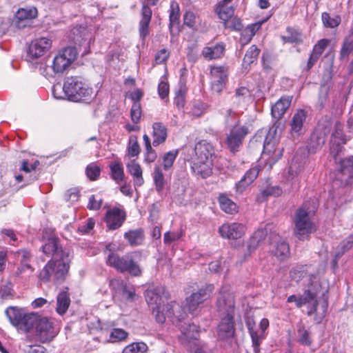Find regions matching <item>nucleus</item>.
I'll use <instances>...</instances> for the list:
<instances>
[{
	"label": "nucleus",
	"instance_id": "f257e3e1",
	"mask_svg": "<svg viewBox=\"0 0 353 353\" xmlns=\"http://www.w3.org/2000/svg\"><path fill=\"white\" fill-rule=\"evenodd\" d=\"M50 259L41 270L39 278L43 283L53 279L54 283H61L66 278L70 268V252L63 249L59 239L50 237L45 242L40 249Z\"/></svg>",
	"mask_w": 353,
	"mask_h": 353
},
{
	"label": "nucleus",
	"instance_id": "f03ea898",
	"mask_svg": "<svg viewBox=\"0 0 353 353\" xmlns=\"http://www.w3.org/2000/svg\"><path fill=\"white\" fill-rule=\"evenodd\" d=\"M218 312L222 316L217 327V335L220 340H228L234 335V299L232 294L221 290L217 299Z\"/></svg>",
	"mask_w": 353,
	"mask_h": 353
},
{
	"label": "nucleus",
	"instance_id": "7ed1b4c3",
	"mask_svg": "<svg viewBox=\"0 0 353 353\" xmlns=\"http://www.w3.org/2000/svg\"><path fill=\"white\" fill-rule=\"evenodd\" d=\"M166 308L168 318L181 330V335L179 337L181 342L184 345H188L193 341V343L197 345L199 327L194 323H190L188 321L185 320V308L176 301L168 303Z\"/></svg>",
	"mask_w": 353,
	"mask_h": 353
},
{
	"label": "nucleus",
	"instance_id": "20e7f679",
	"mask_svg": "<svg viewBox=\"0 0 353 353\" xmlns=\"http://www.w3.org/2000/svg\"><path fill=\"white\" fill-rule=\"evenodd\" d=\"M63 91L67 99L73 102L88 103L95 97L93 89L82 77L77 76L65 79Z\"/></svg>",
	"mask_w": 353,
	"mask_h": 353
},
{
	"label": "nucleus",
	"instance_id": "39448f33",
	"mask_svg": "<svg viewBox=\"0 0 353 353\" xmlns=\"http://www.w3.org/2000/svg\"><path fill=\"white\" fill-rule=\"evenodd\" d=\"M137 255L138 253L136 252L128 253L122 256L116 253L110 252L106 263L121 273L127 272L133 276H139L142 274V270L138 263L135 261Z\"/></svg>",
	"mask_w": 353,
	"mask_h": 353
},
{
	"label": "nucleus",
	"instance_id": "423d86ee",
	"mask_svg": "<svg viewBox=\"0 0 353 353\" xmlns=\"http://www.w3.org/2000/svg\"><path fill=\"white\" fill-rule=\"evenodd\" d=\"M307 159V154H302L299 151H297L287 171L283 172V183L290 186L292 190L299 188Z\"/></svg>",
	"mask_w": 353,
	"mask_h": 353
},
{
	"label": "nucleus",
	"instance_id": "0eeeda50",
	"mask_svg": "<svg viewBox=\"0 0 353 353\" xmlns=\"http://www.w3.org/2000/svg\"><path fill=\"white\" fill-rule=\"evenodd\" d=\"M163 290L161 288H155L148 290L145 292V300L155 316L156 321L159 323H163L165 321L167 316L166 305L161 311V296L160 292Z\"/></svg>",
	"mask_w": 353,
	"mask_h": 353
},
{
	"label": "nucleus",
	"instance_id": "6e6552de",
	"mask_svg": "<svg viewBox=\"0 0 353 353\" xmlns=\"http://www.w3.org/2000/svg\"><path fill=\"white\" fill-rule=\"evenodd\" d=\"M294 233L300 240H304L309 236V205L304 203L299 207L294 218Z\"/></svg>",
	"mask_w": 353,
	"mask_h": 353
},
{
	"label": "nucleus",
	"instance_id": "1a4fd4ad",
	"mask_svg": "<svg viewBox=\"0 0 353 353\" xmlns=\"http://www.w3.org/2000/svg\"><path fill=\"white\" fill-rule=\"evenodd\" d=\"M75 47L68 46L61 50L53 59L52 68L54 73H63L77 59Z\"/></svg>",
	"mask_w": 353,
	"mask_h": 353
},
{
	"label": "nucleus",
	"instance_id": "9d476101",
	"mask_svg": "<svg viewBox=\"0 0 353 353\" xmlns=\"http://www.w3.org/2000/svg\"><path fill=\"white\" fill-rule=\"evenodd\" d=\"M249 133V129L245 125H241L239 123L235 124L227 134L225 143L230 150L234 153L239 150L242 145L243 140Z\"/></svg>",
	"mask_w": 353,
	"mask_h": 353
},
{
	"label": "nucleus",
	"instance_id": "9b49d317",
	"mask_svg": "<svg viewBox=\"0 0 353 353\" xmlns=\"http://www.w3.org/2000/svg\"><path fill=\"white\" fill-rule=\"evenodd\" d=\"M51 38L41 37L32 40L29 45L27 59L33 61L43 56L52 47Z\"/></svg>",
	"mask_w": 353,
	"mask_h": 353
},
{
	"label": "nucleus",
	"instance_id": "f8f14e48",
	"mask_svg": "<svg viewBox=\"0 0 353 353\" xmlns=\"http://www.w3.org/2000/svg\"><path fill=\"white\" fill-rule=\"evenodd\" d=\"M210 77L211 90L213 93L220 94L228 81V72L227 68L223 65L212 67Z\"/></svg>",
	"mask_w": 353,
	"mask_h": 353
},
{
	"label": "nucleus",
	"instance_id": "ddd939ff",
	"mask_svg": "<svg viewBox=\"0 0 353 353\" xmlns=\"http://www.w3.org/2000/svg\"><path fill=\"white\" fill-rule=\"evenodd\" d=\"M72 39L74 43L83 48V54H87L90 52L91 43L94 41L93 34L87 28L77 26L71 30Z\"/></svg>",
	"mask_w": 353,
	"mask_h": 353
},
{
	"label": "nucleus",
	"instance_id": "4468645a",
	"mask_svg": "<svg viewBox=\"0 0 353 353\" xmlns=\"http://www.w3.org/2000/svg\"><path fill=\"white\" fill-rule=\"evenodd\" d=\"M346 141V136L343 133L342 125L336 122L334 126V131L332 134L330 146V154L335 162L337 161L338 157L342 154L343 145L345 143Z\"/></svg>",
	"mask_w": 353,
	"mask_h": 353
},
{
	"label": "nucleus",
	"instance_id": "2eb2a0df",
	"mask_svg": "<svg viewBox=\"0 0 353 353\" xmlns=\"http://www.w3.org/2000/svg\"><path fill=\"white\" fill-rule=\"evenodd\" d=\"M273 228L272 224H267L264 228H259L254 232L253 235L250 239L247 245V253L245 255H250L251 253L256 249L265 237L269 235L270 243H272L274 239V233H276L275 231H272Z\"/></svg>",
	"mask_w": 353,
	"mask_h": 353
},
{
	"label": "nucleus",
	"instance_id": "dca6fc26",
	"mask_svg": "<svg viewBox=\"0 0 353 353\" xmlns=\"http://www.w3.org/2000/svg\"><path fill=\"white\" fill-rule=\"evenodd\" d=\"M213 290L214 286L212 285H206L188 297L186 299V308L189 312L193 314L199 305L210 297Z\"/></svg>",
	"mask_w": 353,
	"mask_h": 353
},
{
	"label": "nucleus",
	"instance_id": "f3484780",
	"mask_svg": "<svg viewBox=\"0 0 353 353\" xmlns=\"http://www.w3.org/2000/svg\"><path fill=\"white\" fill-rule=\"evenodd\" d=\"M34 327L41 341L43 343L50 341L56 335L53 323L47 317H43L38 314Z\"/></svg>",
	"mask_w": 353,
	"mask_h": 353
},
{
	"label": "nucleus",
	"instance_id": "a211bd4d",
	"mask_svg": "<svg viewBox=\"0 0 353 353\" xmlns=\"http://www.w3.org/2000/svg\"><path fill=\"white\" fill-rule=\"evenodd\" d=\"M38 15L37 9L34 6H26L19 8L15 14L14 25L19 29L30 26L32 19Z\"/></svg>",
	"mask_w": 353,
	"mask_h": 353
},
{
	"label": "nucleus",
	"instance_id": "6ab92c4d",
	"mask_svg": "<svg viewBox=\"0 0 353 353\" xmlns=\"http://www.w3.org/2000/svg\"><path fill=\"white\" fill-rule=\"evenodd\" d=\"M125 219L126 214L124 210L114 207L107 210L105 222L108 230H115L123 225Z\"/></svg>",
	"mask_w": 353,
	"mask_h": 353
},
{
	"label": "nucleus",
	"instance_id": "aec40b11",
	"mask_svg": "<svg viewBox=\"0 0 353 353\" xmlns=\"http://www.w3.org/2000/svg\"><path fill=\"white\" fill-rule=\"evenodd\" d=\"M245 231V226L239 223H227L219 228V233L223 239H238L243 236Z\"/></svg>",
	"mask_w": 353,
	"mask_h": 353
},
{
	"label": "nucleus",
	"instance_id": "412c9836",
	"mask_svg": "<svg viewBox=\"0 0 353 353\" xmlns=\"http://www.w3.org/2000/svg\"><path fill=\"white\" fill-rule=\"evenodd\" d=\"M342 154L338 157L337 161L341 165L340 170L338 173V178L345 185L353 183V157L348 159H342Z\"/></svg>",
	"mask_w": 353,
	"mask_h": 353
},
{
	"label": "nucleus",
	"instance_id": "4be33fe9",
	"mask_svg": "<svg viewBox=\"0 0 353 353\" xmlns=\"http://www.w3.org/2000/svg\"><path fill=\"white\" fill-rule=\"evenodd\" d=\"M196 161H212L214 149L212 144L206 141L198 142L194 147Z\"/></svg>",
	"mask_w": 353,
	"mask_h": 353
},
{
	"label": "nucleus",
	"instance_id": "5701e85b",
	"mask_svg": "<svg viewBox=\"0 0 353 353\" xmlns=\"http://www.w3.org/2000/svg\"><path fill=\"white\" fill-rule=\"evenodd\" d=\"M312 304V307L310 308V315L314 314V320L319 323L325 317L327 308V301L324 292H322L321 296H318Z\"/></svg>",
	"mask_w": 353,
	"mask_h": 353
},
{
	"label": "nucleus",
	"instance_id": "b1692460",
	"mask_svg": "<svg viewBox=\"0 0 353 353\" xmlns=\"http://www.w3.org/2000/svg\"><path fill=\"white\" fill-rule=\"evenodd\" d=\"M273 238L274 239L271 244H276L274 245V249L272 250V252L280 260L285 259L290 254L289 245L284 241L281 240L277 233H274Z\"/></svg>",
	"mask_w": 353,
	"mask_h": 353
},
{
	"label": "nucleus",
	"instance_id": "393cba45",
	"mask_svg": "<svg viewBox=\"0 0 353 353\" xmlns=\"http://www.w3.org/2000/svg\"><path fill=\"white\" fill-rule=\"evenodd\" d=\"M152 10L145 3L143 4L141 9V19L139 22V34L143 39L149 34V24L152 18Z\"/></svg>",
	"mask_w": 353,
	"mask_h": 353
},
{
	"label": "nucleus",
	"instance_id": "a878e982",
	"mask_svg": "<svg viewBox=\"0 0 353 353\" xmlns=\"http://www.w3.org/2000/svg\"><path fill=\"white\" fill-rule=\"evenodd\" d=\"M307 117V112L303 110H299L293 116L290 126L292 136H299L303 132V123Z\"/></svg>",
	"mask_w": 353,
	"mask_h": 353
},
{
	"label": "nucleus",
	"instance_id": "bb28decb",
	"mask_svg": "<svg viewBox=\"0 0 353 353\" xmlns=\"http://www.w3.org/2000/svg\"><path fill=\"white\" fill-rule=\"evenodd\" d=\"M126 168L133 178L134 188L141 187L144 183L141 165L133 159L126 163Z\"/></svg>",
	"mask_w": 353,
	"mask_h": 353
},
{
	"label": "nucleus",
	"instance_id": "cd10ccee",
	"mask_svg": "<svg viewBox=\"0 0 353 353\" xmlns=\"http://www.w3.org/2000/svg\"><path fill=\"white\" fill-rule=\"evenodd\" d=\"M292 97L290 96L282 97L276 103L272 106L271 113L272 117L277 120L280 119L286 110L290 106Z\"/></svg>",
	"mask_w": 353,
	"mask_h": 353
},
{
	"label": "nucleus",
	"instance_id": "c85d7f7f",
	"mask_svg": "<svg viewBox=\"0 0 353 353\" xmlns=\"http://www.w3.org/2000/svg\"><path fill=\"white\" fill-rule=\"evenodd\" d=\"M168 137L166 126L161 122H155L152 125V145L154 147L163 143Z\"/></svg>",
	"mask_w": 353,
	"mask_h": 353
},
{
	"label": "nucleus",
	"instance_id": "c756f323",
	"mask_svg": "<svg viewBox=\"0 0 353 353\" xmlns=\"http://www.w3.org/2000/svg\"><path fill=\"white\" fill-rule=\"evenodd\" d=\"M212 161L194 160L192 169L193 172L203 179L210 176L212 173Z\"/></svg>",
	"mask_w": 353,
	"mask_h": 353
},
{
	"label": "nucleus",
	"instance_id": "7c9ffc66",
	"mask_svg": "<svg viewBox=\"0 0 353 353\" xmlns=\"http://www.w3.org/2000/svg\"><path fill=\"white\" fill-rule=\"evenodd\" d=\"M152 178L156 191L159 195H163L165 193V190L167 189L168 182L159 166L154 167Z\"/></svg>",
	"mask_w": 353,
	"mask_h": 353
},
{
	"label": "nucleus",
	"instance_id": "2f4dec72",
	"mask_svg": "<svg viewBox=\"0 0 353 353\" xmlns=\"http://www.w3.org/2000/svg\"><path fill=\"white\" fill-rule=\"evenodd\" d=\"M26 311V310L24 307L9 306L6 308L5 314L11 325L17 328L21 320V318L24 317Z\"/></svg>",
	"mask_w": 353,
	"mask_h": 353
},
{
	"label": "nucleus",
	"instance_id": "473e14b6",
	"mask_svg": "<svg viewBox=\"0 0 353 353\" xmlns=\"http://www.w3.org/2000/svg\"><path fill=\"white\" fill-rule=\"evenodd\" d=\"M224 51L225 45L223 43H219L203 48L201 54L205 59L212 60L221 57Z\"/></svg>",
	"mask_w": 353,
	"mask_h": 353
},
{
	"label": "nucleus",
	"instance_id": "72a5a7b5",
	"mask_svg": "<svg viewBox=\"0 0 353 353\" xmlns=\"http://www.w3.org/2000/svg\"><path fill=\"white\" fill-rule=\"evenodd\" d=\"M37 315L38 313L37 312H28L26 311L24 317L21 318L17 329L24 332H30L34 327L35 322H37Z\"/></svg>",
	"mask_w": 353,
	"mask_h": 353
},
{
	"label": "nucleus",
	"instance_id": "f704fd0d",
	"mask_svg": "<svg viewBox=\"0 0 353 353\" xmlns=\"http://www.w3.org/2000/svg\"><path fill=\"white\" fill-rule=\"evenodd\" d=\"M70 304V299L68 292V288L61 291L57 296V312L60 314H64Z\"/></svg>",
	"mask_w": 353,
	"mask_h": 353
},
{
	"label": "nucleus",
	"instance_id": "c9c22d12",
	"mask_svg": "<svg viewBox=\"0 0 353 353\" xmlns=\"http://www.w3.org/2000/svg\"><path fill=\"white\" fill-rule=\"evenodd\" d=\"M124 238L132 247H136L143 243L145 236L142 229H136L126 232Z\"/></svg>",
	"mask_w": 353,
	"mask_h": 353
},
{
	"label": "nucleus",
	"instance_id": "e433bc0d",
	"mask_svg": "<svg viewBox=\"0 0 353 353\" xmlns=\"http://www.w3.org/2000/svg\"><path fill=\"white\" fill-rule=\"evenodd\" d=\"M110 176L117 184H121L125 179L123 166L120 161H113L110 164Z\"/></svg>",
	"mask_w": 353,
	"mask_h": 353
},
{
	"label": "nucleus",
	"instance_id": "4c0bfd02",
	"mask_svg": "<svg viewBox=\"0 0 353 353\" xmlns=\"http://www.w3.org/2000/svg\"><path fill=\"white\" fill-rule=\"evenodd\" d=\"M228 2L219 1L216 6V11L219 17L226 23L234 17V10L232 6L226 7Z\"/></svg>",
	"mask_w": 353,
	"mask_h": 353
},
{
	"label": "nucleus",
	"instance_id": "58836bf2",
	"mask_svg": "<svg viewBox=\"0 0 353 353\" xmlns=\"http://www.w3.org/2000/svg\"><path fill=\"white\" fill-rule=\"evenodd\" d=\"M219 203L221 209L225 213L233 214L237 211L236 204L225 194L219 195Z\"/></svg>",
	"mask_w": 353,
	"mask_h": 353
},
{
	"label": "nucleus",
	"instance_id": "ea45409f",
	"mask_svg": "<svg viewBox=\"0 0 353 353\" xmlns=\"http://www.w3.org/2000/svg\"><path fill=\"white\" fill-rule=\"evenodd\" d=\"M282 194V189L279 186H268L262 190L257 196V201H264L269 196H279Z\"/></svg>",
	"mask_w": 353,
	"mask_h": 353
},
{
	"label": "nucleus",
	"instance_id": "a19ab883",
	"mask_svg": "<svg viewBox=\"0 0 353 353\" xmlns=\"http://www.w3.org/2000/svg\"><path fill=\"white\" fill-rule=\"evenodd\" d=\"M249 332L252 339L254 352L259 353L260 352V345L265 338V334L255 330L253 327H249Z\"/></svg>",
	"mask_w": 353,
	"mask_h": 353
},
{
	"label": "nucleus",
	"instance_id": "79ce46f5",
	"mask_svg": "<svg viewBox=\"0 0 353 353\" xmlns=\"http://www.w3.org/2000/svg\"><path fill=\"white\" fill-rule=\"evenodd\" d=\"M148 350V345L142 341L134 342L125 346L122 353H146Z\"/></svg>",
	"mask_w": 353,
	"mask_h": 353
},
{
	"label": "nucleus",
	"instance_id": "37998d69",
	"mask_svg": "<svg viewBox=\"0 0 353 353\" xmlns=\"http://www.w3.org/2000/svg\"><path fill=\"white\" fill-rule=\"evenodd\" d=\"M325 137V130H321L319 129L315 130L310 137V148L314 150L318 149L320 146L324 144Z\"/></svg>",
	"mask_w": 353,
	"mask_h": 353
},
{
	"label": "nucleus",
	"instance_id": "c03bdc74",
	"mask_svg": "<svg viewBox=\"0 0 353 353\" xmlns=\"http://www.w3.org/2000/svg\"><path fill=\"white\" fill-rule=\"evenodd\" d=\"M260 50L255 46H252L246 52L243 60V66L247 68L248 65L254 63L259 56Z\"/></svg>",
	"mask_w": 353,
	"mask_h": 353
},
{
	"label": "nucleus",
	"instance_id": "a18cd8bd",
	"mask_svg": "<svg viewBox=\"0 0 353 353\" xmlns=\"http://www.w3.org/2000/svg\"><path fill=\"white\" fill-rule=\"evenodd\" d=\"M329 41L327 39L320 40L314 47L312 53L310 54V65L312 61H315L321 55L325 48L327 46Z\"/></svg>",
	"mask_w": 353,
	"mask_h": 353
},
{
	"label": "nucleus",
	"instance_id": "49530a36",
	"mask_svg": "<svg viewBox=\"0 0 353 353\" xmlns=\"http://www.w3.org/2000/svg\"><path fill=\"white\" fill-rule=\"evenodd\" d=\"M170 29L172 31V27L178 26L179 22V6L176 1H172L170 8Z\"/></svg>",
	"mask_w": 353,
	"mask_h": 353
},
{
	"label": "nucleus",
	"instance_id": "de8ad7c7",
	"mask_svg": "<svg viewBox=\"0 0 353 353\" xmlns=\"http://www.w3.org/2000/svg\"><path fill=\"white\" fill-rule=\"evenodd\" d=\"M321 18L324 26L330 28L337 27L341 21V17L339 15L335 14L333 17H331L327 12H323Z\"/></svg>",
	"mask_w": 353,
	"mask_h": 353
},
{
	"label": "nucleus",
	"instance_id": "09e8293b",
	"mask_svg": "<svg viewBox=\"0 0 353 353\" xmlns=\"http://www.w3.org/2000/svg\"><path fill=\"white\" fill-rule=\"evenodd\" d=\"M179 154L178 150H173L166 152L163 157V167L164 170H170L177 157Z\"/></svg>",
	"mask_w": 353,
	"mask_h": 353
},
{
	"label": "nucleus",
	"instance_id": "8fccbe9b",
	"mask_svg": "<svg viewBox=\"0 0 353 353\" xmlns=\"http://www.w3.org/2000/svg\"><path fill=\"white\" fill-rule=\"evenodd\" d=\"M287 301L288 303L294 302L298 307H301L309 303V290H305L302 295H291Z\"/></svg>",
	"mask_w": 353,
	"mask_h": 353
},
{
	"label": "nucleus",
	"instance_id": "3c124183",
	"mask_svg": "<svg viewBox=\"0 0 353 353\" xmlns=\"http://www.w3.org/2000/svg\"><path fill=\"white\" fill-rule=\"evenodd\" d=\"M140 152V147L136 136L132 135L129 139L128 155L130 157H137Z\"/></svg>",
	"mask_w": 353,
	"mask_h": 353
},
{
	"label": "nucleus",
	"instance_id": "603ef678",
	"mask_svg": "<svg viewBox=\"0 0 353 353\" xmlns=\"http://www.w3.org/2000/svg\"><path fill=\"white\" fill-rule=\"evenodd\" d=\"M128 333L121 328H113L110 333V341L112 343L125 341Z\"/></svg>",
	"mask_w": 353,
	"mask_h": 353
},
{
	"label": "nucleus",
	"instance_id": "864d4df0",
	"mask_svg": "<svg viewBox=\"0 0 353 353\" xmlns=\"http://www.w3.org/2000/svg\"><path fill=\"white\" fill-rule=\"evenodd\" d=\"M287 35L281 36L285 43H299L301 41L300 34L292 28H287Z\"/></svg>",
	"mask_w": 353,
	"mask_h": 353
},
{
	"label": "nucleus",
	"instance_id": "5fc2aeb1",
	"mask_svg": "<svg viewBox=\"0 0 353 353\" xmlns=\"http://www.w3.org/2000/svg\"><path fill=\"white\" fill-rule=\"evenodd\" d=\"M183 235L182 230L176 232H167L164 234L163 242L165 245H170L172 242L179 240Z\"/></svg>",
	"mask_w": 353,
	"mask_h": 353
},
{
	"label": "nucleus",
	"instance_id": "6e6d98bb",
	"mask_svg": "<svg viewBox=\"0 0 353 353\" xmlns=\"http://www.w3.org/2000/svg\"><path fill=\"white\" fill-rule=\"evenodd\" d=\"M141 117V107L140 103H133L130 110L131 120L134 124L139 123Z\"/></svg>",
	"mask_w": 353,
	"mask_h": 353
},
{
	"label": "nucleus",
	"instance_id": "4d7b16f0",
	"mask_svg": "<svg viewBox=\"0 0 353 353\" xmlns=\"http://www.w3.org/2000/svg\"><path fill=\"white\" fill-rule=\"evenodd\" d=\"M260 170L261 166L256 165L245 172L243 178L248 181V183H252L259 176Z\"/></svg>",
	"mask_w": 353,
	"mask_h": 353
},
{
	"label": "nucleus",
	"instance_id": "13d9d810",
	"mask_svg": "<svg viewBox=\"0 0 353 353\" xmlns=\"http://www.w3.org/2000/svg\"><path fill=\"white\" fill-rule=\"evenodd\" d=\"M14 290L12 284L10 281H5L1 286L0 295L3 299L11 298L13 296Z\"/></svg>",
	"mask_w": 353,
	"mask_h": 353
},
{
	"label": "nucleus",
	"instance_id": "bf43d9fd",
	"mask_svg": "<svg viewBox=\"0 0 353 353\" xmlns=\"http://www.w3.org/2000/svg\"><path fill=\"white\" fill-rule=\"evenodd\" d=\"M34 268L30 265V263H20V265L13 272L12 275L14 277H23V274L26 272H29L30 274L32 273Z\"/></svg>",
	"mask_w": 353,
	"mask_h": 353
},
{
	"label": "nucleus",
	"instance_id": "052dcab7",
	"mask_svg": "<svg viewBox=\"0 0 353 353\" xmlns=\"http://www.w3.org/2000/svg\"><path fill=\"white\" fill-rule=\"evenodd\" d=\"M270 134L269 133L266 137L264 144L263 153L271 154L276 152V141L270 139Z\"/></svg>",
	"mask_w": 353,
	"mask_h": 353
},
{
	"label": "nucleus",
	"instance_id": "680f3d73",
	"mask_svg": "<svg viewBox=\"0 0 353 353\" xmlns=\"http://www.w3.org/2000/svg\"><path fill=\"white\" fill-rule=\"evenodd\" d=\"M87 176L92 181L97 179L101 173L99 167L94 164H90L85 170Z\"/></svg>",
	"mask_w": 353,
	"mask_h": 353
},
{
	"label": "nucleus",
	"instance_id": "e2e57ef3",
	"mask_svg": "<svg viewBox=\"0 0 353 353\" xmlns=\"http://www.w3.org/2000/svg\"><path fill=\"white\" fill-rule=\"evenodd\" d=\"M297 332H298V336L299 339V341L305 345H308L309 344L308 331L305 328V327L302 325V323H300L298 325Z\"/></svg>",
	"mask_w": 353,
	"mask_h": 353
},
{
	"label": "nucleus",
	"instance_id": "0e129e2a",
	"mask_svg": "<svg viewBox=\"0 0 353 353\" xmlns=\"http://www.w3.org/2000/svg\"><path fill=\"white\" fill-rule=\"evenodd\" d=\"M303 268L304 267H296L292 269L290 273L291 279L297 283L299 282V281L306 274Z\"/></svg>",
	"mask_w": 353,
	"mask_h": 353
},
{
	"label": "nucleus",
	"instance_id": "69168bd1",
	"mask_svg": "<svg viewBox=\"0 0 353 353\" xmlns=\"http://www.w3.org/2000/svg\"><path fill=\"white\" fill-rule=\"evenodd\" d=\"M353 50V40L346 39L341 50V58L344 59L348 57L349 54Z\"/></svg>",
	"mask_w": 353,
	"mask_h": 353
},
{
	"label": "nucleus",
	"instance_id": "338daca9",
	"mask_svg": "<svg viewBox=\"0 0 353 353\" xmlns=\"http://www.w3.org/2000/svg\"><path fill=\"white\" fill-rule=\"evenodd\" d=\"M196 16L191 11H187L184 14V24L190 28H192L196 23Z\"/></svg>",
	"mask_w": 353,
	"mask_h": 353
},
{
	"label": "nucleus",
	"instance_id": "774afa93",
	"mask_svg": "<svg viewBox=\"0 0 353 353\" xmlns=\"http://www.w3.org/2000/svg\"><path fill=\"white\" fill-rule=\"evenodd\" d=\"M23 351V353H47L46 349L39 345H26Z\"/></svg>",
	"mask_w": 353,
	"mask_h": 353
}]
</instances>
